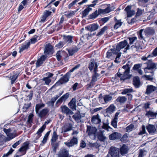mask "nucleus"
<instances>
[{
  "label": "nucleus",
  "mask_w": 157,
  "mask_h": 157,
  "mask_svg": "<svg viewBox=\"0 0 157 157\" xmlns=\"http://www.w3.org/2000/svg\"><path fill=\"white\" fill-rule=\"evenodd\" d=\"M73 36H64V40L68 43H71L72 42V39Z\"/></svg>",
  "instance_id": "39"
},
{
  "label": "nucleus",
  "mask_w": 157,
  "mask_h": 157,
  "mask_svg": "<svg viewBox=\"0 0 157 157\" xmlns=\"http://www.w3.org/2000/svg\"><path fill=\"white\" fill-rule=\"evenodd\" d=\"M127 100V98L125 97H120L117 99V101L121 103H124Z\"/></svg>",
  "instance_id": "45"
},
{
  "label": "nucleus",
  "mask_w": 157,
  "mask_h": 157,
  "mask_svg": "<svg viewBox=\"0 0 157 157\" xmlns=\"http://www.w3.org/2000/svg\"><path fill=\"white\" fill-rule=\"evenodd\" d=\"M76 99L75 98H73L68 104L69 107L73 110L76 109Z\"/></svg>",
  "instance_id": "29"
},
{
  "label": "nucleus",
  "mask_w": 157,
  "mask_h": 157,
  "mask_svg": "<svg viewBox=\"0 0 157 157\" xmlns=\"http://www.w3.org/2000/svg\"><path fill=\"white\" fill-rule=\"evenodd\" d=\"M31 103H29L26 104H25L23 107V111H26L27 109H28L30 106Z\"/></svg>",
  "instance_id": "61"
},
{
  "label": "nucleus",
  "mask_w": 157,
  "mask_h": 157,
  "mask_svg": "<svg viewBox=\"0 0 157 157\" xmlns=\"http://www.w3.org/2000/svg\"><path fill=\"white\" fill-rule=\"evenodd\" d=\"M147 129L151 134H153L156 131V129L154 125L149 124L147 126Z\"/></svg>",
  "instance_id": "25"
},
{
  "label": "nucleus",
  "mask_w": 157,
  "mask_h": 157,
  "mask_svg": "<svg viewBox=\"0 0 157 157\" xmlns=\"http://www.w3.org/2000/svg\"><path fill=\"white\" fill-rule=\"evenodd\" d=\"M115 24L114 26L115 29H117L120 27L122 25V23L121 21V20H117L116 17H114Z\"/></svg>",
  "instance_id": "38"
},
{
  "label": "nucleus",
  "mask_w": 157,
  "mask_h": 157,
  "mask_svg": "<svg viewBox=\"0 0 157 157\" xmlns=\"http://www.w3.org/2000/svg\"><path fill=\"white\" fill-rule=\"evenodd\" d=\"M95 4H93L90 5L89 6L85 9L84 11L82 12V15L83 17H86L89 13V12L92 10V9L91 8L92 7H94Z\"/></svg>",
  "instance_id": "20"
},
{
  "label": "nucleus",
  "mask_w": 157,
  "mask_h": 157,
  "mask_svg": "<svg viewBox=\"0 0 157 157\" xmlns=\"http://www.w3.org/2000/svg\"><path fill=\"white\" fill-rule=\"evenodd\" d=\"M52 49V46L49 44H47L45 45L44 53L46 54H51Z\"/></svg>",
  "instance_id": "16"
},
{
  "label": "nucleus",
  "mask_w": 157,
  "mask_h": 157,
  "mask_svg": "<svg viewBox=\"0 0 157 157\" xmlns=\"http://www.w3.org/2000/svg\"><path fill=\"white\" fill-rule=\"evenodd\" d=\"M78 143L77 139L75 137L71 140L69 142H66L65 143L66 145L68 147H71L75 144H77Z\"/></svg>",
  "instance_id": "23"
},
{
  "label": "nucleus",
  "mask_w": 157,
  "mask_h": 157,
  "mask_svg": "<svg viewBox=\"0 0 157 157\" xmlns=\"http://www.w3.org/2000/svg\"><path fill=\"white\" fill-rule=\"evenodd\" d=\"M107 29V27L106 26H105L102 28L101 29L100 31L98 33L97 35V36L98 37H100L101 36Z\"/></svg>",
  "instance_id": "42"
},
{
  "label": "nucleus",
  "mask_w": 157,
  "mask_h": 157,
  "mask_svg": "<svg viewBox=\"0 0 157 157\" xmlns=\"http://www.w3.org/2000/svg\"><path fill=\"white\" fill-rule=\"evenodd\" d=\"M53 2H50L46 6V7H47L48 8H50V9L54 13L55 11V8H54L53 6H55L56 7L57 6L59 3V1H57L53 3H52Z\"/></svg>",
  "instance_id": "17"
},
{
  "label": "nucleus",
  "mask_w": 157,
  "mask_h": 157,
  "mask_svg": "<svg viewBox=\"0 0 157 157\" xmlns=\"http://www.w3.org/2000/svg\"><path fill=\"white\" fill-rule=\"evenodd\" d=\"M29 144L27 143H24L22 147L19 149V151L23 155L26 153V150L28 148Z\"/></svg>",
  "instance_id": "24"
},
{
  "label": "nucleus",
  "mask_w": 157,
  "mask_h": 157,
  "mask_svg": "<svg viewBox=\"0 0 157 157\" xmlns=\"http://www.w3.org/2000/svg\"><path fill=\"white\" fill-rule=\"evenodd\" d=\"M30 42L29 41H26L24 43H23L19 48V52L21 53L23 51L27 50L30 47Z\"/></svg>",
  "instance_id": "8"
},
{
  "label": "nucleus",
  "mask_w": 157,
  "mask_h": 157,
  "mask_svg": "<svg viewBox=\"0 0 157 157\" xmlns=\"http://www.w3.org/2000/svg\"><path fill=\"white\" fill-rule=\"evenodd\" d=\"M142 48V47L140 44L139 41L136 42L134 45H133L130 47V49L134 52L140 51Z\"/></svg>",
  "instance_id": "12"
},
{
  "label": "nucleus",
  "mask_w": 157,
  "mask_h": 157,
  "mask_svg": "<svg viewBox=\"0 0 157 157\" xmlns=\"http://www.w3.org/2000/svg\"><path fill=\"white\" fill-rule=\"evenodd\" d=\"M45 106V104L43 103L37 104L36 106V112L37 113H38L39 111L41 108Z\"/></svg>",
  "instance_id": "41"
},
{
  "label": "nucleus",
  "mask_w": 157,
  "mask_h": 157,
  "mask_svg": "<svg viewBox=\"0 0 157 157\" xmlns=\"http://www.w3.org/2000/svg\"><path fill=\"white\" fill-rule=\"evenodd\" d=\"M58 136L56 132L54 131L53 133L52 138L51 140V143H55L58 139Z\"/></svg>",
  "instance_id": "43"
},
{
  "label": "nucleus",
  "mask_w": 157,
  "mask_h": 157,
  "mask_svg": "<svg viewBox=\"0 0 157 157\" xmlns=\"http://www.w3.org/2000/svg\"><path fill=\"white\" fill-rule=\"evenodd\" d=\"M132 66V63L128 61L125 65L119 69L118 73L115 76V79H117V77L120 78L121 80L129 78H130V69Z\"/></svg>",
  "instance_id": "1"
},
{
  "label": "nucleus",
  "mask_w": 157,
  "mask_h": 157,
  "mask_svg": "<svg viewBox=\"0 0 157 157\" xmlns=\"http://www.w3.org/2000/svg\"><path fill=\"white\" fill-rule=\"evenodd\" d=\"M48 111L49 110L48 109H44L38 113V115L40 117H43L46 115Z\"/></svg>",
  "instance_id": "35"
},
{
  "label": "nucleus",
  "mask_w": 157,
  "mask_h": 157,
  "mask_svg": "<svg viewBox=\"0 0 157 157\" xmlns=\"http://www.w3.org/2000/svg\"><path fill=\"white\" fill-rule=\"evenodd\" d=\"M72 125L70 123L66 124L63 128V132H66L71 131L72 129Z\"/></svg>",
  "instance_id": "30"
},
{
  "label": "nucleus",
  "mask_w": 157,
  "mask_h": 157,
  "mask_svg": "<svg viewBox=\"0 0 157 157\" xmlns=\"http://www.w3.org/2000/svg\"><path fill=\"white\" fill-rule=\"evenodd\" d=\"M128 150L127 146L125 144H123L120 149V153L121 155H123L127 153Z\"/></svg>",
  "instance_id": "28"
},
{
  "label": "nucleus",
  "mask_w": 157,
  "mask_h": 157,
  "mask_svg": "<svg viewBox=\"0 0 157 157\" xmlns=\"http://www.w3.org/2000/svg\"><path fill=\"white\" fill-rule=\"evenodd\" d=\"M75 13V11H70L66 14V16L68 17H71L74 16Z\"/></svg>",
  "instance_id": "55"
},
{
  "label": "nucleus",
  "mask_w": 157,
  "mask_h": 157,
  "mask_svg": "<svg viewBox=\"0 0 157 157\" xmlns=\"http://www.w3.org/2000/svg\"><path fill=\"white\" fill-rule=\"evenodd\" d=\"M38 37V36H34V37L32 38L30 40L31 42V43L32 44H34L35 42H36L37 41V39Z\"/></svg>",
  "instance_id": "63"
},
{
  "label": "nucleus",
  "mask_w": 157,
  "mask_h": 157,
  "mask_svg": "<svg viewBox=\"0 0 157 157\" xmlns=\"http://www.w3.org/2000/svg\"><path fill=\"white\" fill-rule=\"evenodd\" d=\"M133 84L135 87L138 88L140 85L139 78L138 77H135L133 79Z\"/></svg>",
  "instance_id": "37"
},
{
  "label": "nucleus",
  "mask_w": 157,
  "mask_h": 157,
  "mask_svg": "<svg viewBox=\"0 0 157 157\" xmlns=\"http://www.w3.org/2000/svg\"><path fill=\"white\" fill-rule=\"evenodd\" d=\"M51 144L53 147V151L56 152V149L59 146V144L57 143H51Z\"/></svg>",
  "instance_id": "50"
},
{
  "label": "nucleus",
  "mask_w": 157,
  "mask_h": 157,
  "mask_svg": "<svg viewBox=\"0 0 157 157\" xmlns=\"http://www.w3.org/2000/svg\"><path fill=\"white\" fill-rule=\"evenodd\" d=\"M116 107L113 104H111L106 109V112L109 113L111 114L115 110Z\"/></svg>",
  "instance_id": "34"
},
{
  "label": "nucleus",
  "mask_w": 157,
  "mask_h": 157,
  "mask_svg": "<svg viewBox=\"0 0 157 157\" xmlns=\"http://www.w3.org/2000/svg\"><path fill=\"white\" fill-rule=\"evenodd\" d=\"M137 34L140 40H144L147 36L145 29H140L137 32Z\"/></svg>",
  "instance_id": "10"
},
{
  "label": "nucleus",
  "mask_w": 157,
  "mask_h": 157,
  "mask_svg": "<svg viewBox=\"0 0 157 157\" xmlns=\"http://www.w3.org/2000/svg\"><path fill=\"white\" fill-rule=\"evenodd\" d=\"M61 94L62 93H61L59 94L56 95L55 97L52 98L51 101H48L47 103V104L49 106H51L53 107L55 101Z\"/></svg>",
  "instance_id": "21"
},
{
  "label": "nucleus",
  "mask_w": 157,
  "mask_h": 157,
  "mask_svg": "<svg viewBox=\"0 0 157 157\" xmlns=\"http://www.w3.org/2000/svg\"><path fill=\"white\" fill-rule=\"evenodd\" d=\"M47 57L45 55L42 56L40 58L38 59L36 63V67H39L41 66L44 61L45 59Z\"/></svg>",
  "instance_id": "27"
},
{
  "label": "nucleus",
  "mask_w": 157,
  "mask_h": 157,
  "mask_svg": "<svg viewBox=\"0 0 157 157\" xmlns=\"http://www.w3.org/2000/svg\"><path fill=\"white\" fill-rule=\"evenodd\" d=\"M43 80L45 82V84L47 85H48L52 81L51 79L46 77L43 78Z\"/></svg>",
  "instance_id": "52"
},
{
  "label": "nucleus",
  "mask_w": 157,
  "mask_h": 157,
  "mask_svg": "<svg viewBox=\"0 0 157 157\" xmlns=\"http://www.w3.org/2000/svg\"><path fill=\"white\" fill-rule=\"evenodd\" d=\"M33 116V114L32 113H30L29 114L28 116V118L27 120L28 122L29 123H31L32 122Z\"/></svg>",
  "instance_id": "62"
},
{
  "label": "nucleus",
  "mask_w": 157,
  "mask_h": 157,
  "mask_svg": "<svg viewBox=\"0 0 157 157\" xmlns=\"http://www.w3.org/2000/svg\"><path fill=\"white\" fill-rule=\"evenodd\" d=\"M60 109L62 113L67 115H72L73 113V112L66 105L62 106Z\"/></svg>",
  "instance_id": "11"
},
{
  "label": "nucleus",
  "mask_w": 157,
  "mask_h": 157,
  "mask_svg": "<svg viewBox=\"0 0 157 157\" xmlns=\"http://www.w3.org/2000/svg\"><path fill=\"white\" fill-rule=\"evenodd\" d=\"M70 75L71 74L69 72L67 73L65 75L60 79L59 81V82L61 84H63L69 81Z\"/></svg>",
  "instance_id": "14"
},
{
  "label": "nucleus",
  "mask_w": 157,
  "mask_h": 157,
  "mask_svg": "<svg viewBox=\"0 0 157 157\" xmlns=\"http://www.w3.org/2000/svg\"><path fill=\"white\" fill-rule=\"evenodd\" d=\"M59 157H70L68 151L64 148L60 149L58 154Z\"/></svg>",
  "instance_id": "9"
},
{
  "label": "nucleus",
  "mask_w": 157,
  "mask_h": 157,
  "mask_svg": "<svg viewBox=\"0 0 157 157\" xmlns=\"http://www.w3.org/2000/svg\"><path fill=\"white\" fill-rule=\"evenodd\" d=\"M121 135L120 133L118 132H114L110 134L109 136L110 140H115L119 139L121 138Z\"/></svg>",
  "instance_id": "13"
},
{
  "label": "nucleus",
  "mask_w": 157,
  "mask_h": 157,
  "mask_svg": "<svg viewBox=\"0 0 157 157\" xmlns=\"http://www.w3.org/2000/svg\"><path fill=\"white\" fill-rule=\"evenodd\" d=\"M157 56V47L153 51L152 53L149 55V56L155 57Z\"/></svg>",
  "instance_id": "56"
},
{
  "label": "nucleus",
  "mask_w": 157,
  "mask_h": 157,
  "mask_svg": "<svg viewBox=\"0 0 157 157\" xmlns=\"http://www.w3.org/2000/svg\"><path fill=\"white\" fill-rule=\"evenodd\" d=\"M146 132L145 128L144 125H143L141 130L139 133V135H142Z\"/></svg>",
  "instance_id": "58"
},
{
  "label": "nucleus",
  "mask_w": 157,
  "mask_h": 157,
  "mask_svg": "<svg viewBox=\"0 0 157 157\" xmlns=\"http://www.w3.org/2000/svg\"><path fill=\"white\" fill-rule=\"evenodd\" d=\"M101 10H99L98 11H97V10L95 11L90 15V18L91 19H94L99 14V11Z\"/></svg>",
  "instance_id": "48"
},
{
  "label": "nucleus",
  "mask_w": 157,
  "mask_h": 157,
  "mask_svg": "<svg viewBox=\"0 0 157 157\" xmlns=\"http://www.w3.org/2000/svg\"><path fill=\"white\" fill-rule=\"evenodd\" d=\"M98 67V66L97 65V63H96L95 66V68L94 69V74L92 76V79L90 83L88 85V86L90 87L93 86L94 85V82L97 81V78L99 76V75L96 72Z\"/></svg>",
  "instance_id": "6"
},
{
  "label": "nucleus",
  "mask_w": 157,
  "mask_h": 157,
  "mask_svg": "<svg viewBox=\"0 0 157 157\" xmlns=\"http://www.w3.org/2000/svg\"><path fill=\"white\" fill-rule=\"evenodd\" d=\"M157 66V63L152 62H149L148 63L147 67L144 68V70L147 72V71L149 70H150L151 69L152 70L154 68H156Z\"/></svg>",
  "instance_id": "15"
},
{
  "label": "nucleus",
  "mask_w": 157,
  "mask_h": 157,
  "mask_svg": "<svg viewBox=\"0 0 157 157\" xmlns=\"http://www.w3.org/2000/svg\"><path fill=\"white\" fill-rule=\"evenodd\" d=\"M99 26L95 24L90 25L85 27L86 29L90 31H93L98 29Z\"/></svg>",
  "instance_id": "22"
},
{
  "label": "nucleus",
  "mask_w": 157,
  "mask_h": 157,
  "mask_svg": "<svg viewBox=\"0 0 157 157\" xmlns=\"http://www.w3.org/2000/svg\"><path fill=\"white\" fill-rule=\"evenodd\" d=\"M129 40V45H131L133 44L137 40L136 37H130L128 38Z\"/></svg>",
  "instance_id": "49"
},
{
  "label": "nucleus",
  "mask_w": 157,
  "mask_h": 157,
  "mask_svg": "<svg viewBox=\"0 0 157 157\" xmlns=\"http://www.w3.org/2000/svg\"><path fill=\"white\" fill-rule=\"evenodd\" d=\"M45 128V126L43 125L41 128L39 129L36 134L32 137V141L34 143L37 142V140L41 136V133Z\"/></svg>",
  "instance_id": "5"
},
{
  "label": "nucleus",
  "mask_w": 157,
  "mask_h": 157,
  "mask_svg": "<svg viewBox=\"0 0 157 157\" xmlns=\"http://www.w3.org/2000/svg\"><path fill=\"white\" fill-rule=\"evenodd\" d=\"M131 6H128L125 9V10L127 12L128 17H131L135 13V11L134 10H131Z\"/></svg>",
  "instance_id": "19"
},
{
  "label": "nucleus",
  "mask_w": 157,
  "mask_h": 157,
  "mask_svg": "<svg viewBox=\"0 0 157 157\" xmlns=\"http://www.w3.org/2000/svg\"><path fill=\"white\" fill-rule=\"evenodd\" d=\"M73 118L76 121H79L81 118V116L78 113L75 114L73 116Z\"/></svg>",
  "instance_id": "54"
},
{
  "label": "nucleus",
  "mask_w": 157,
  "mask_h": 157,
  "mask_svg": "<svg viewBox=\"0 0 157 157\" xmlns=\"http://www.w3.org/2000/svg\"><path fill=\"white\" fill-rule=\"evenodd\" d=\"M13 151L14 150L11 148L7 153L3 155L2 157H7L9 155L12 154Z\"/></svg>",
  "instance_id": "64"
},
{
  "label": "nucleus",
  "mask_w": 157,
  "mask_h": 157,
  "mask_svg": "<svg viewBox=\"0 0 157 157\" xmlns=\"http://www.w3.org/2000/svg\"><path fill=\"white\" fill-rule=\"evenodd\" d=\"M99 101L103 104L107 103L110 101L113 98L112 96L110 94L104 95L102 98H100Z\"/></svg>",
  "instance_id": "7"
},
{
  "label": "nucleus",
  "mask_w": 157,
  "mask_h": 157,
  "mask_svg": "<svg viewBox=\"0 0 157 157\" xmlns=\"http://www.w3.org/2000/svg\"><path fill=\"white\" fill-rule=\"evenodd\" d=\"M117 120L113 119L111 122L112 125L115 128H117Z\"/></svg>",
  "instance_id": "57"
},
{
  "label": "nucleus",
  "mask_w": 157,
  "mask_h": 157,
  "mask_svg": "<svg viewBox=\"0 0 157 157\" xmlns=\"http://www.w3.org/2000/svg\"><path fill=\"white\" fill-rule=\"evenodd\" d=\"M7 137L6 138L7 141H9L16 137L15 134L11 132L7 136Z\"/></svg>",
  "instance_id": "47"
},
{
  "label": "nucleus",
  "mask_w": 157,
  "mask_h": 157,
  "mask_svg": "<svg viewBox=\"0 0 157 157\" xmlns=\"http://www.w3.org/2000/svg\"><path fill=\"white\" fill-rule=\"evenodd\" d=\"M157 115V111L155 112L152 110L146 111L145 115L148 117H151L153 119L155 118Z\"/></svg>",
  "instance_id": "26"
},
{
  "label": "nucleus",
  "mask_w": 157,
  "mask_h": 157,
  "mask_svg": "<svg viewBox=\"0 0 157 157\" xmlns=\"http://www.w3.org/2000/svg\"><path fill=\"white\" fill-rule=\"evenodd\" d=\"M134 125L132 124H131L126 127V130L127 132H129L131 131L134 128Z\"/></svg>",
  "instance_id": "59"
},
{
  "label": "nucleus",
  "mask_w": 157,
  "mask_h": 157,
  "mask_svg": "<svg viewBox=\"0 0 157 157\" xmlns=\"http://www.w3.org/2000/svg\"><path fill=\"white\" fill-rule=\"evenodd\" d=\"M108 154L111 157H119V150L117 147H112L109 149Z\"/></svg>",
  "instance_id": "4"
},
{
  "label": "nucleus",
  "mask_w": 157,
  "mask_h": 157,
  "mask_svg": "<svg viewBox=\"0 0 157 157\" xmlns=\"http://www.w3.org/2000/svg\"><path fill=\"white\" fill-rule=\"evenodd\" d=\"M133 90L132 88L125 89L122 92V94H124L129 93H131L133 91Z\"/></svg>",
  "instance_id": "51"
},
{
  "label": "nucleus",
  "mask_w": 157,
  "mask_h": 157,
  "mask_svg": "<svg viewBox=\"0 0 157 157\" xmlns=\"http://www.w3.org/2000/svg\"><path fill=\"white\" fill-rule=\"evenodd\" d=\"M147 36L154 34L155 33L154 30L151 27H147L145 29Z\"/></svg>",
  "instance_id": "36"
},
{
  "label": "nucleus",
  "mask_w": 157,
  "mask_h": 157,
  "mask_svg": "<svg viewBox=\"0 0 157 157\" xmlns=\"http://www.w3.org/2000/svg\"><path fill=\"white\" fill-rule=\"evenodd\" d=\"M51 13L52 12L50 11H49L47 10L45 11L42 17L41 20V21L42 22L44 21L46 18L49 16L50 15Z\"/></svg>",
  "instance_id": "33"
},
{
  "label": "nucleus",
  "mask_w": 157,
  "mask_h": 157,
  "mask_svg": "<svg viewBox=\"0 0 157 157\" xmlns=\"http://www.w3.org/2000/svg\"><path fill=\"white\" fill-rule=\"evenodd\" d=\"M86 132L91 138L94 139L96 137L97 129L95 127L87 125Z\"/></svg>",
  "instance_id": "3"
},
{
  "label": "nucleus",
  "mask_w": 157,
  "mask_h": 157,
  "mask_svg": "<svg viewBox=\"0 0 157 157\" xmlns=\"http://www.w3.org/2000/svg\"><path fill=\"white\" fill-rule=\"evenodd\" d=\"M116 50L115 48L113 49H111L110 50H109L106 53V57L108 58H109L112 56V53L115 54H117L118 55L119 53H115L113 52V50Z\"/></svg>",
  "instance_id": "44"
},
{
  "label": "nucleus",
  "mask_w": 157,
  "mask_h": 157,
  "mask_svg": "<svg viewBox=\"0 0 157 157\" xmlns=\"http://www.w3.org/2000/svg\"><path fill=\"white\" fill-rule=\"evenodd\" d=\"M97 137L98 139L100 141H104L106 139V137L103 134L102 132H101L98 135Z\"/></svg>",
  "instance_id": "46"
},
{
  "label": "nucleus",
  "mask_w": 157,
  "mask_h": 157,
  "mask_svg": "<svg viewBox=\"0 0 157 157\" xmlns=\"http://www.w3.org/2000/svg\"><path fill=\"white\" fill-rule=\"evenodd\" d=\"M50 131H48L47 132L46 134L44 136V138L42 141V142L43 144H45L46 143L48 137L49 135Z\"/></svg>",
  "instance_id": "53"
},
{
  "label": "nucleus",
  "mask_w": 157,
  "mask_h": 157,
  "mask_svg": "<svg viewBox=\"0 0 157 157\" xmlns=\"http://www.w3.org/2000/svg\"><path fill=\"white\" fill-rule=\"evenodd\" d=\"M96 63H97V65H98L97 63L96 62L95 63L94 59L91 60L89 66V68L90 71H91L93 70L94 67V68H95V66Z\"/></svg>",
  "instance_id": "40"
},
{
  "label": "nucleus",
  "mask_w": 157,
  "mask_h": 157,
  "mask_svg": "<svg viewBox=\"0 0 157 157\" xmlns=\"http://www.w3.org/2000/svg\"><path fill=\"white\" fill-rule=\"evenodd\" d=\"M78 0H75L73 1L72 2L70 3L68 6V8L69 9L71 8L74 6L76 3L78 2Z\"/></svg>",
  "instance_id": "60"
},
{
  "label": "nucleus",
  "mask_w": 157,
  "mask_h": 157,
  "mask_svg": "<svg viewBox=\"0 0 157 157\" xmlns=\"http://www.w3.org/2000/svg\"><path fill=\"white\" fill-rule=\"evenodd\" d=\"M91 122L95 124H99L101 122L100 116L98 114L96 115L93 116L91 118Z\"/></svg>",
  "instance_id": "18"
},
{
  "label": "nucleus",
  "mask_w": 157,
  "mask_h": 157,
  "mask_svg": "<svg viewBox=\"0 0 157 157\" xmlns=\"http://www.w3.org/2000/svg\"><path fill=\"white\" fill-rule=\"evenodd\" d=\"M125 47L126 48H124V50L123 51L124 52H125L128 49H130V47L129 44H128V42L126 40H124L120 42L116 46L115 48L116 50H113V52L115 53H119L118 55H117L116 57V60H115L116 61L117 58H118L120 56L121 54V52H120L121 50Z\"/></svg>",
  "instance_id": "2"
},
{
  "label": "nucleus",
  "mask_w": 157,
  "mask_h": 157,
  "mask_svg": "<svg viewBox=\"0 0 157 157\" xmlns=\"http://www.w3.org/2000/svg\"><path fill=\"white\" fill-rule=\"evenodd\" d=\"M18 76V74L17 73H15L10 76H8L7 77L11 81V84H12L15 82Z\"/></svg>",
  "instance_id": "31"
},
{
  "label": "nucleus",
  "mask_w": 157,
  "mask_h": 157,
  "mask_svg": "<svg viewBox=\"0 0 157 157\" xmlns=\"http://www.w3.org/2000/svg\"><path fill=\"white\" fill-rule=\"evenodd\" d=\"M156 88L152 85H148L147 86L146 94H149L156 90Z\"/></svg>",
  "instance_id": "32"
}]
</instances>
